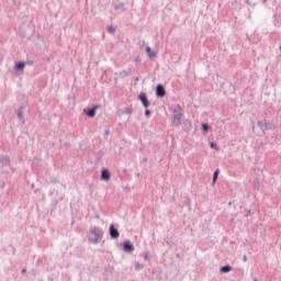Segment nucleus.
I'll list each match as a JSON object with an SVG mask.
<instances>
[{
  "label": "nucleus",
  "instance_id": "obj_27",
  "mask_svg": "<svg viewBox=\"0 0 281 281\" xmlns=\"http://www.w3.org/2000/svg\"><path fill=\"white\" fill-rule=\"evenodd\" d=\"M26 271H27V270H26L25 268L22 269V273H26Z\"/></svg>",
  "mask_w": 281,
  "mask_h": 281
},
{
  "label": "nucleus",
  "instance_id": "obj_17",
  "mask_svg": "<svg viewBox=\"0 0 281 281\" xmlns=\"http://www.w3.org/2000/svg\"><path fill=\"white\" fill-rule=\"evenodd\" d=\"M221 170L216 169L213 173V183H216L217 179H218V175H220Z\"/></svg>",
  "mask_w": 281,
  "mask_h": 281
},
{
  "label": "nucleus",
  "instance_id": "obj_18",
  "mask_svg": "<svg viewBox=\"0 0 281 281\" xmlns=\"http://www.w3.org/2000/svg\"><path fill=\"white\" fill-rule=\"evenodd\" d=\"M202 131H204V133H207V131H210V124L203 123L202 124Z\"/></svg>",
  "mask_w": 281,
  "mask_h": 281
},
{
  "label": "nucleus",
  "instance_id": "obj_13",
  "mask_svg": "<svg viewBox=\"0 0 281 281\" xmlns=\"http://www.w3.org/2000/svg\"><path fill=\"white\" fill-rule=\"evenodd\" d=\"M15 69L16 71H23V69H25V63L19 61L18 64H15Z\"/></svg>",
  "mask_w": 281,
  "mask_h": 281
},
{
  "label": "nucleus",
  "instance_id": "obj_20",
  "mask_svg": "<svg viewBox=\"0 0 281 281\" xmlns=\"http://www.w3.org/2000/svg\"><path fill=\"white\" fill-rule=\"evenodd\" d=\"M16 113H18L19 120H23V111L19 109Z\"/></svg>",
  "mask_w": 281,
  "mask_h": 281
},
{
  "label": "nucleus",
  "instance_id": "obj_21",
  "mask_svg": "<svg viewBox=\"0 0 281 281\" xmlns=\"http://www.w3.org/2000/svg\"><path fill=\"white\" fill-rule=\"evenodd\" d=\"M211 148H213V150H218V145L216 143L212 142Z\"/></svg>",
  "mask_w": 281,
  "mask_h": 281
},
{
  "label": "nucleus",
  "instance_id": "obj_26",
  "mask_svg": "<svg viewBox=\"0 0 281 281\" xmlns=\"http://www.w3.org/2000/svg\"><path fill=\"white\" fill-rule=\"evenodd\" d=\"M244 262H247V256L243 257Z\"/></svg>",
  "mask_w": 281,
  "mask_h": 281
},
{
  "label": "nucleus",
  "instance_id": "obj_7",
  "mask_svg": "<svg viewBox=\"0 0 281 281\" xmlns=\"http://www.w3.org/2000/svg\"><path fill=\"white\" fill-rule=\"evenodd\" d=\"M156 95L157 98H164L166 95V88H164V85H158L156 87Z\"/></svg>",
  "mask_w": 281,
  "mask_h": 281
},
{
  "label": "nucleus",
  "instance_id": "obj_3",
  "mask_svg": "<svg viewBox=\"0 0 281 281\" xmlns=\"http://www.w3.org/2000/svg\"><path fill=\"white\" fill-rule=\"evenodd\" d=\"M257 126H259L262 133H265L266 131H271V128H273V124L271 122H267V120L258 121Z\"/></svg>",
  "mask_w": 281,
  "mask_h": 281
},
{
  "label": "nucleus",
  "instance_id": "obj_10",
  "mask_svg": "<svg viewBox=\"0 0 281 281\" xmlns=\"http://www.w3.org/2000/svg\"><path fill=\"white\" fill-rule=\"evenodd\" d=\"M0 164H2V166H10V157L0 156Z\"/></svg>",
  "mask_w": 281,
  "mask_h": 281
},
{
  "label": "nucleus",
  "instance_id": "obj_5",
  "mask_svg": "<svg viewBox=\"0 0 281 281\" xmlns=\"http://www.w3.org/2000/svg\"><path fill=\"white\" fill-rule=\"evenodd\" d=\"M138 100L142 102L144 109H148V106H150V101H148V97L146 95V93L142 92L138 95Z\"/></svg>",
  "mask_w": 281,
  "mask_h": 281
},
{
  "label": "nucleus",
  "instance_id": "obj_30",
  "mask_svg": "<svg viewBox=\"0 0 281 281\" xmlns=\"http://www.w3.org/2000/svg\"><path fill=\"white\" fill-rule=\"evenodd\" d=\"M109 133H110L109 130H106V131H105V135H109Z\"/></svg>",
  "mask_w": 281,
  "mask_h": 281
},
{
  "label": "nucleus",
  "instance_id": "obj_1",
  "mask_svg": "<svg viewBox=\"0 0 281 281\" xmlns=\"http://www.w3.org/2000/svg\"><path fill=\"white\" fill-rule=\"evenodd\" d=\"M87 238L92 245H98L104 238V231L101 227L91 226Z\"/></svg>",
  "mask_w": 281,
  "mask_h": 281
},
{
  "label": "nucleus",
  "instance_id": "obj_15",
  "mask_svg": "<svg viewBox=\"0 0 281 281\" xmlns=\"http://www.w3.org/2000/svg\"><path fill=\"white\" fill-rule=\"evenodd\" d=\"M114 10L120 11V12H124V2H120L119 4H116L114 7Z\"/></svg>",
  "mask_w": 281,
  "mask_h": 281
},
{
  "label": "nucleus",
  "instance_id": "obj_19",
  "mask_svg": "<svg viewBox=\"0 0 281 281\" xmlns=\"http://www.w3.org/2000/svg\"><path fill=\"white\" fill-rule=\"evenodd\" d=\"M108 33L109 34H115V27H113V26H108Z\"/></svg>",
  "mask_w": 281,
  "mask_h": 281
},
{
  "label": "nucleus",
  "instance_id": "obj_29",
  "mask_svg": "<svg viewBox=\"0 0 281 281\" xmlns=\"http://www.w3.org/2000/svg\"><path fill=\"white\" fill-rule=\"evenodd\" d=\"M249 214H251V211H248V213L246 214V216H249Z\"/></svg>",
  "mask_w": 281,
  "mask_h": 281
},
{
  "label": "nucleus",
  "instance_id": "obj_4",
  "mask_svg": "<svg viewBox=\"0 0 281 281\" xmlns=\"http://www.w3.org/2000/svg\"><path fill=\"white\" fill-rule=\"evenodd\" d=\"M109 232H110V238H112V240L120 238V231L115 227V225L111 224Z\"/></svg>",
  "mask_w": 281,
  "mask_h": 281
},
{
  "label": "nucleus",
  "instance_id": "obj_16",
  "mask_svg": "<svg viewBox=\"0 0 281 281\" xmlns=\"http://www.w3.org/2000/svg\"><path fill=\"white\" fill-rule=\"evenodd\" d=\"M254 189L255 190H260V180L258 178H256L254 180Z\"/></svg>",
  "mask_w": 281,
  "mask_h": 281
},
{
  "label": "nucleus",
  "instance_id": "obj_6",
  "mask_svg": "<svg viewBox=\"0 0 281 281\" xmlns=\"http://www.w3.org/2000/svg\"><path fill=\"white\" fill-rule=\"evenodd\" d=\"M123 251L130 254L131 251H135V245L131 243V240H126L123 243Z\"/></svg>",
  "mask_w": 281,
  "mask_h": 281
},
{
  "label": "nucleus",
  "instance_id": "obj_22",
  "mask_svg": "<svg viewBox=\"0 0 281 281\" xmlns=\"http://www.w3.org/2000/svg\"><path fill=\"white\" fill-rule=\"evenodd\" d=\"M125 113H127V115H131V113H133V108H126Z\"/></svg>",
  "mask_w": 281,
  "mask_h": 281
},
{
  "label": "nucleus",
  "instance_id": "obj_28",
  "mask_svg": "<svg viewBox=\"0 0 281 281\" xmlns=\"http://www.w3.org/2000/svg\"><path fill=\"white\" fill-rule=\"evenodd\" d=\"M135 81L138 82L139 81V77H136Z\"/></svg>",
  "mask_w": 281,
  "mask_h": 281
},
{
  "label": "nucleus",
  "instance_id": "obj_23",
  "mask_svg": "<svg viewBox=\"0 0 281 281\" xmlns=\"http://www.w3.org/2000/svg\"><path fill=\"white\" fill-rule=\"evenodd\" d=\"M136 269H144V263H136Z\"/></svg>",
  "mask_w": 281,
  "mask_h": 281
},
{
  "label": "nucleus",
  "instance_id": "obj_12",
  "mask_svg": "<svg viewBox=\"0 0 281 281\" xmlns=\"http://www.w3.org/2000/svg\"><path fill=\"white\" fill-rule=\"evenodd\" d=\"M232 266H229V265H226V266H223V267H221V269H220V273H229V271H232Z\"/></svg>",
  "mask_w": 281,
  "mask_h": 281
},
{
  "label": "nucleus",
  "instance_id": "obj_8",
  "mask_svg": "<svg viewBox=\"0 0 281 281\" xmlns=\"http://www.w3.org/2000/svg\"><path fill=\"white\" fill-rule=\"evenodd\" d=\"M101 179L102 181H109V179H111V171H109V169H103L101 171Z\"/></svg>",
  "mask_w": 281,
  "mask_h": 281
},
{
  "label": "nucleus",
  "instance_id": "obj_9",
  "mask_svg": "<svg viewBox=\"0 0 281 281\" xmlns=\"http://www.w3.org/2000/svg\"><path fill=\"white\" fill-rule=\"evenodd\" d=\"M183 130L188 133L192 131V121L191 120H184L183 121Z\"/></svg>",
  "mask_w": 281,
  "mask_h": 281
},
{
  "label": "nucleus",
  "instance_id": "obj_31",
  "mask_svg": "<svg viewBox=\"0 0 281 281\" xmlns=\"http://www.w3.org/2000/svg\"><path fill=\"white\" fill-rule=\"evenodd\" d=\"M254 281H258V279H257V278H255V279H254Z\"/></svg>",
  "mask_w": 281,
  "mask_h": 281
},
{
  "label": "nucleus",
  "instance_id": "obj_11",
  "mask_svg": "<svg viewBox=\"0 0 281 281\" xmlns=\"http://www.w3.org/2000/svg\"><path fill=\"white\" fill-rule=\"evenodd\" d=\"M146 52L149 58H157V53L153 52V48H150V46H146Z\"/></svg>",
  "mask_w": 281,
  "mask_h": 281
},
{
  "label": "nucleus",
  "instance_id": "obj_2",
  "mask_svg": "<svg viewBox=\"0 0 281 281\" xmlns=\"http://www.w3.org/2000/svg\"><path fill=\"white\" fill-rule=\"evenodd\" d=\"M181 117H183V110L181 106H177L173 109V125L175 126H180L181 125Z\"/></svg>",
  "mask_w": 281,
  "mask_h": 281
},
{
  "label": "nucleus",
  "instance_id": "obj_24",
  "mask_svg": "<svg viewBox=\"0 0 281 281\" xmlns=\"http://www.w3.org/2000/svg\"><path fill=\"white\" fill-rule=\"evenodd\" d=\"M145 116L146 117L150 116V110H145Z\"/></svg>",
  "mask_w": 281,
  "mask_h": 281
},
{
  "label": "nucleus",
  "instance_id": "obj_14",
  "mask_svg": "<svg viewBox=\"0 0 281 281\" xmlns=\"http://www.w3.org/2000/svg\"><path fill=\"white\" fill-rule=\"evenodd\" d=\"M95 109L97 108L88 109V112H87L88 117H95Z\"/></svg>",
  "mask_w": 281,
  "mask_h": 281
},
{
  "label": "nucleus",
  "instance_id": "obj_25",
  "mask_svg": "<svg viewBox=\"0 0 281 281\" xmlns=\"http://www.w3.org/2000/svg\"><path fill=\"white\" fill-rule=\"evenodd\" d=\"M144 260H148V252L144 254Z\"/></svg>",
  "mask_w": 281,
  "mask_h": 281
}]
</instances>
